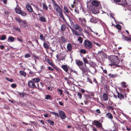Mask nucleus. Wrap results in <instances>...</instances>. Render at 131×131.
Instances as JSON below:
<instances>
[{"mask_svg": "<svg viewBox=\"0 0 131 131\" xmlns=\"http://www.w3.org/2000/svg\"><path fill=\"white\" fill-rule=\"evenodd\" d=\"M39 121H40L41 123H42L43 125L45 124V123H44V122L42 120H39Z\"/></svg>", "mask_w": 131, "mask_h": 131, "instance_id": "obj_61", "label": "nucleus"}, {"mask_svg": "<svg viewBox=\"0 0 131 131\" xmlns=\"http://www.w3.org/2000/svg\"><path fill=\"white\" fill-rule=\"evenodd\" d=\"M17 39L18 41H19V42H22L23 41V40H22L20 39H19L18 38H17Z\"/></svg>", "mask_w": 131, "mask_h": 131, "instance_id": "obj_55", "label": "nucleus"}, {"mask_svg": "<svg viewBox=\"0 0 131 131\" xmlns=\"http://www.w3.org/2000/svg\"><path fill=\"white\" fill-rule=\"evenodd\" d=\"M108 75L109 77L111 78H115L117 76V74H112L110 73L108 74Z\"/></svg>", "mask_w": 131, "mask_h": 131, "instance_id": "obj_28", "label": "nucleus"}, {"mask_svg": "<svg viewBox=\"0 0 131 131\" xmlns=\"http://www.w3.org/2000/svg\"><path fill=\"white\" fill-rule=\"evenodd\" d=\"M6 38V36L4 35H2L1 36V40H4Z\"/></svg>", "mask_w": 131, "mask_h": 131, "instance_id": "obj_37", "label": "nucleus"}, {"mask_svg": "<svg viewBox=\"0 0 131 131\" xmlns=\"http://www.w3.org/2000/svg\"><path fill=\"white\" fill-rule=\"evenodd\" d=\"M92 4L93 6H97L99 5V3L96 1H94L92 2Z\"/></svg>", "mask_w": 131, "mask_h": 131, "instance_id": "obj_22", "label": "nucleus"}, {"mask_svg": "<svg viewBox=\"0 0 131 131\" xmlns=\"http://www.w3.org/2000/svg\"><path fill=\"white\" fill-rule=\"evenodd\" d=\"M28 85L30 88H37L38 89L40 88L38 83H37V86L35 83L31 80L28 81Z\"/></svg>", "mask_w": 131, "mask_h": 131, "instance_id": "obj_6", "label": "nucleus"}, {"mask_svg": "<svg viewBox=\"0 0 131 131\" xmlns=\"http://www.w3.org/2000/svg\"><path fill=\"white\" fill-rule=\"evenodd\" d=\"M77 96L80 99H82V95L81 93H77Z\"/></svg>", "mask_w": 131, "mask_h": 131, "instance_id": "obj_42", "label": "nucleus"}, {"mask_svg": "<svg viewBox=\"0 0 131 131\" xmlns=\"http://www.w3.org/2000/svg\"><path fill=\"white\" fill-rule=\"evenodd\" d=\"M20 25L21 26L24 28H28V25L26 23V21L25 20H23L22 23H20Z\"/></svg>", "mask_w": 131, "mask_h": 131, "instance_id": "obj_13", "label": "nucleus"}, {"mask_svg": "<svg viewBox=\"0 0 131 131\" xmlns=\"http://www.w3.org/2000/svg\"><path fill=\"white\" fill-rule=\"evenodd\" d=\"M116 27L118 30H121V26L119 24H118L116 25Z\"/></svg>", "mask_w": 131, "mask_h": 131, "instance_id": "obj_38", "label": "nucleus"}, {"mask_svg": "<svg viewBox=\"0 0 131 131\" xmlns=\"http://www.w3.org/2000/svg\"><path fill=\"white\" fill-rule=\"evenodd\" d=\"M80 52L81 53L84 54L86 53V51L84 49H81L80 50Z\"/></svg>", "mask_w": 131, "mask_h": 131, "instance_id": "obj_40", "label": "nucleus"}, {"mask_svg": "<svg viewBox=\"0 0 131 131\" xmlns=\"http://www.w3.org/2000/svg\"><path fill=\"white\" fill-rule=\"evenodd\" d=\"M59 116L62 119H64L66 117V115L65 113L62 111H59Z\"/></svg>", "mask_w": 131, "mask_h": 131, "instance_id": "obj_9", "label": "nucleus"}, {"mask_svg": "<svg viewBox=\"0 0 131 131\" xmlns=\"http://www.w3.org/2000/svg\"><path fill=\"white\" fill-rule=\"evenodd\" d=\"M19 73L20 75L24 77H25L26 75L25 73L23 71H20L19 72Z\"/></svg>", "mask_w": 131, "mask_h": 131, "instance_id": "obj_31", "label": "nucleus"}, {"mask_svg": "<svg viewBox=\"0 0 131 131\" xmlns=\"http://www.w3.org/2000/svg\"><path fill=\"white\" fill-rule=\"evenodd\" d=\"M74 26L75 30L79 29V31L80 32L83 31V29L78 24H75Z\"/></svg>", "mask_w": 131, "mask_h": 131, "instance_id": "obj_11", "label": "nucleus"}, {"mask_svg": "<svg viewBox=\"0 0 131 131\" xmlns=\"http://www.w3.org/2000/svg\"><path fill=\"white\" fill-rule=\"evenodd\" d=\"M36 9L38 11H39L40 10V9L37 6L34 5Z\"/></svg>", "mask_w": 131, "mask_h": 131, "instance_id": "obj_49", "label": "nucleus"}, {"mask_svg": "<svg viewBox=\"0 0 131 131\" xmlns=\"http://www.w3.org/2000/svg\"><path fill=\"white\" fill-rule=\"evenodd\" d=\"M63 12L68 17L71 24H73V23L72 21V19L73 15L66 6L64 7Z\"/></svg>", "mask_w": 131, "mask_h": 131, "instance_id": "obj_4", "label": "nucleus"}, {"mask_svg": "<svg viewBox=\"0 0 131 131\" xmlns=\"http://www.w3.org/2000/svg\"><path fill=\"white\" fill-rule=\"evenodd\" d=\"M31 80L32 81L35 83H38L40 80V79L39 77H37L36 78H32L31 79Z\"/></svg>", "mask_w": 131, "mask_h": 131, "instance_id": "obj_18", "label": "nucleus"}, {"mask_svg": "<svg viewBox=\"0 0 131 131\" xmlns=\"http://www.w3.org/2000/svg\"><path fill=\"white\" fill-rule=\"evenodd\" d=\"M17 21H18V22L19 23V24H20V23H22V21L20 19H16Z\"/></svg>", "mask_w": 131, "mask_h": 131, "instance_id": "obj_50", "label": "nucleus"}, {"mask_svg": "<svg viewBox=\"0 0 131 131\" xmlns=\"http://www.w3.org/2000/svg\"><path fill=\"white\" fill-rule=\"evenodd\" d=\"M51 98V96L50 95H46V97H45V99L46 100H48L50 99Z\"/></svg>", "mask_w": 131, "mask_h": 131, "instance_id": "obj_44", "label": "nucleus"}, {"mask_svg": "<svg viewBox=\"0 0 131 131\" xmlns=\"http://www.w3.org/2000/svg\"><path fill=\"white\" fill-rule=\"evenodd\" d=\"M75 63L79 67H80L82 66L83 64V62L80 60H75Z\"/></svg>", "mask_w": 131, "mask_h": 131, "instance_id": "obj_14", "label": "nucleus"}, {"mask_svg": "<svg viewBox=\"0 0 131 131\" xmlns=\"http://www.w3.org/2000/svg\"><path fill=\"white\" fill-rule=\"evenodd\" d=\"M96 112L100 114L101 113V112L99 109H97L96 110Z\"/></svg>", "mask_w": 131, "mask_h": 131, "instance_id": "obj_57", "label": "nucleus"}, {"mask_svg": "<svg viewBox=\"0 0 131 131\" xmlns=\"http://www.w3.org/2000/svg\"><path fill=\"white\" fill-rule=\"evenodd\" d=\"M20 96L21 97H24L25 95L24 94L22 93H20L19 94Z\"/></svg>", "mask_w": 131, "mask_h": 131, "instance_id": "obj_51", "label": "nucleus"}, {"mask_svg": "<svg viewBox=\"0 0 131 131\" xmlns=\"http://www.w3.org/2000/svg\"><path fill=\"white\" fill-rule=\"evenodd\" d=\"M120 0H113V1L114 2H115L116 3L118 4V3L119 1Z\"/></svg>", "mask_w": 131, "mask_h": 131, "instance_id": "obj_52", "label": "nucleus"}, {"mask_svg": "<svg viewBox=\"0 0 131 131\" xmlns=\"http://www.w3.org/2000/svg\"><path fill=\"white\" fill-rule=\"evenodd\" d=\"M26 7L27 9V10L30 12H32L33 11V9L31 6L30 5L28 4L26 6Z\"/></svg>", "mask_w": 131, "mask_h": 131, "instance_id": "obj_17", "label": "nucleus"}, {"mask_svg": "<svg viewBox=\"0 0 131 131\" xmlns=\"http://www.w3.org/2000/svg\"><path fill=\"white\" fill-rule=\"evenodd\" d=\"M30 56L29 53H27L25 55V58H28L30 57Z\"/></svg>", "mask_w": 131, "mask_h": 131, "instance_id": "obj_47", "label": "nucleus"}, {"mask_svg": "<svg viewBox=\"0 0 131 131\" xmlns=\"http://www.w3.org/2000/svg\"><path fill=\"white\" fill-rule=\"evenodd\" d=\"M117 93L118 98L120 100L122 99H124V96L122 94L119 93L117 91Z\"/></svg>", "mask_w": 131, "mask_h": 131, "instance_id": "obj_21", "label": "nucleus"}, {"mask_svg": "<svg viewBox=\"0 0 131 131\" xmlns=\"http://www.w3.org/2000/svg\"><path fill=\"white\" fill-rule=\"evenodd\" d=\"M121 85L123 87L126 88L127 87V85L126 84V83L124 81L121 83Z\"/></svg>", "mask_w": 131, "mask_h": 131, "instance_id": "obj_29", "label": "nucleus"}, {"mask_svg": "<svg viewBox=\"0 0 131 131\" xmlns=\"http://www.w3.org/2000/svg\"><path fill=\"white\" fill-rule=\"evenodd\" d=\"M48 7H49V9L50 10H51L52 9V8L51 5L50 4H49V5Z\"/></svg>", "mask_w": 131, "mask_h": 131, "instance_id": "obj_60", "label": "nucleus"}, {"mask_svg": "<svg viewBox=\"0 0 131 131\" xmlns=\"http://www.w3.org/2000/svg\"><path fill=\"white\" fill-rule=\"evenodd\" d=\"M61 39L62 40L63 42H66V40L64 37L62 36L61 37Z\"/></svg>", "mask_w": 131, "mask_h": 131, "instance_id": "obj_43", "label": "nucleus"}, {"mask_svg": "<svg viewBox=\"0 0 131 131\" xmlns=\"http://www.w3.org/2000/svg\"><path fill=\"white\" fill-rule=\"evenodd\" d=\"M94 123L97 127L101 128L102 126V124L98 121H95Z\"/></svg>", "mask_w": 131, "mask_h": 131, "instance_id": "obj_15", "label": "nucleus"}, {"mask_svg": "<svg viewBox=\"0 0 131 131\" xmlns=\"http://www.w3.org/2000/svg\"><path fill=\"white\" fill-rule=\"evenodd\" d=\"M79 20L82 26H85L86 23V21L85 18L80 17Z\"/></svg>", "mask_w": 131, "mask_h": 131, "instance_id": "obj_10", "label": "nucleus"}, {"mask_svg": "<svg viewBox=\"0 0 131 131\" xmlns=\"http://www.w3.org/2000/svg\"><path fill=\"white\" fill-rule=\"evenodd\" d=\"M123 39L124 40L127 41H131V36L127 37L124 35H123Z\"/></svg>", "mask_w": 131, "mask_h": 131, "instance_id": "obj_12", "label": "nucleus"}, {"mask_svg": "<svg viewBox=\"0 0 131 131\" xmlns=\"http://www.w3.org/2000/svg\"><path fill=\"white\" fill-rule=\"evenodd\" d=\"M40 37L41 40L45 41V38L41 34H40Z\"/></svg>", "mask_w": 131, "mask_h": 131, "instance_id": "obj_35", "label": "nucleus"}, {"mask_svg": "<svg viewBox=\"0 0 131 131\" xmlns=\"http://www.w3.org/2000/svg\"><path fill=\"white\" fill-rule=\"evenodd\" d=\"M61 67L66 72H67L68 70V66L67 65H63L61 66Z\"/></svg>", "mask_w": 131, "mask_h": 131, "instance_id": "obj_19", "label": "nucleus"}, {"mask_svg": "<svg viewBox=\"0 0 131 131\" xmlns=\"http://www.w3.org/2000/svg\"><path fill=\"white\" fill-rule=\"evenodd\" d=\"M83 61L84 62V63H85V66L86 67V65L85 64L86 63H89V62H88V60L86 58H83Z\"/></svg>", "mask_w": 131, "mask_h": 131, "instance_id": "obj_32", "label": "nucleus"}, {"mask_svg": "<svg viewBox=\"0 0 131 131\" xmlns=\"http://www.w3.org/2000/svg\"><path fill=\"white\" fill-rule=\"evenodd\" d=\"M94 43L96 44L97 46L100 47V45L98 43H96L95 42H94Z\"/></svg>", "mask_w": 131, "mask_h": 131, "instance_id": "obj_58", "label": "nucleus"}, {"mask_svg": "<svg viewBox=\"0 0 131 131\" xmlns=\"http://www.w3.org/2000/svg\"><path fill=\"white\" fill-rule=\"evenodd\" d=\"M43 8L46 10H48V7L45 3H43Z\"/></svg>", "mask_w": 131, "mask_h": 131, "instance_id": "obj_33", "label": "nucleus"}, {"mask_svg": "<svg viewBox=\"0 0 131 131\" xmlns=\"http://www.w3.org/2000/svg\"><path fill=\"white\" fill-rule=\"evenodd\" d=\"M79 11L78 9L77 8L75 9V12L76 14L79 13Z\"/></svg>", "mask_w": 131, "mask_h": 131, "instance_id": "obj_59", "label": "nucleus"}, {"mask_svg": "<svg viewBox=\"0 0 131 131\" xmlns=\"http://www.w3.org/2000/svg\"><path fill=\"white\" fill-rule=\"evenodd\" d=\"M39 19L42 22H46V18L44 17L43 16H39Z\"/></svg>", "mask_w": 131, "mask_h": 131, "instance_id": "obj_24", "label": "nucleus"}, {"mask_svg": "<svg viewBox=\"0 0 131 131\" xmlns=\"http://www.w3.org/2000/svg\"><path fill=\"white\" fill-rule=\"evenodd\" d=\"M79 68L82 71V72L84 73L85 72L87 71V69L82 66L80 67Z\"/></svg>", "mask_w": 131, "mask_h": 131, "instance_id": "obj_23", "label": "nucleus"}, {"mask_svg": "<svg viewBox=\"0 0 131 131\" xmlns=\"http://www.w3.org/2000/svg\"><path fill=\"white\" fill-rule=\"evenodd\" d=\"M16 85L15 84H13L11 85V87L13 88H15L16 86Z\"/></svg>", "mask_w": 131, "mask_h": 131, "instance_id": "obj_46", "label": "nucleus"}, {"mask_svg": "<svg viewBox=\"0 0 131 131\" xmlns=\"http://www.w3.org/2000/svg\"><path fill=\"white\" fill-rule=\"evenodd\" d=\"M14 39H15V38H14L12 36H9L8 37V41L9 42H13L14 41Z\"/></svg>", "mask_w": 131, "mask_h": 131, "instance_id": "obj_26", "label": "nucleus"}, {"mask_svg": "<svg viewBox=\"0 0 131 131\" xmlns=\"http://www.w3.org/2000/svg\"><path fill=\"white\" fill-rule=\"evenodd\" d=\"M43 46L46 49H48L49 48V45L46 43L44 42L43 43Z\"/></svg>", "mask_w": 131, "mask_h": 131, "instance_id": "obj_34", "label": "nucleus"}, {"mask_svg": "<svg viewBox=\"0 0 131 131\" xmlns=\"http://www.w3.org/2000/svg\"><path fill=\"white\" fill-rule=\"evenodd\" d=\"M51 113L53 114L55 116L58 117L59 116V115L58 113H56L54 112H51Z\"/></svg>", "mask_w": 131, "mask_h": 131, "instance_id": "obj_41", "label": "nucleus"}, {"mask_svg": "<svg viewBox=\"0 0 131 131\" xmlns=\"http://www.w3.org/2000/svg\"><path fill=\"white\" fill-rule=\"evenodd\" d=\"M78 40L79 41L80 43H82V42L83 39L82 38L79 37L78 39Z\"/></svg>", "mask_w": 131, "mask_h": 131, "instance_id": "obj_39", "label": "nucleus"}, {"mask_svg": "<svg viewBox=\"0 0 131 131\" xmlns=\"http://www.w3.org/2000/svg\"><path fill=\"white\" fill-rule=\"evenodd\" d=\"M87 81L89 82L91 84H92V81L91 80L90 78H87Z\"/></svg>", "mask_w": 131, "mask_h": 131, "instance_id": "obj_48", "label": "nucleus"}, {"mask_svg": "<svg viewBox=\"0 0 131 131\" xmlns=\"http://www.w3.org/2000/svg\"><path fill=\"white\" fill-rule=\"evenodd\" d=\"M84 45L85 48L89 50L91 49L92 47V43L88 40H84Z\"/></svg>", "mask_w": 131, "mask_h": 131, "instance_id": "obj_5", "label": "nucleus"}, {"mask_svg": "<svg viewBox=\"0 0 131 131\" xmlns=\"http://www.w3.org/2000/svg\"><path fill=\"white\" fill-rule=\"evenodd\" d=\"M109 60V65H117L119 62V60L118 58L115 56H111L108 58Z\"/></svg>", "mask_w": 131, "mask_h": 131, "instance_id": "obj_2", "label": "nucleus"}, {"mask_svg": "<svg viewBox=\"0 0 131 131\" xmlns=\"http://www.w3.org/2000/svg\"><path fill=\"white\" fill-rule=\"evenodd\" d=\"M29 74L30 75V76H33L34 75V72L30 70L29 71Z\"/></svg>", "mask_w": 131, "mask_h": 131, "instance_id": "obj_45", "label": "nucleus"}, {"mask_svg": "<svg viewBox=\"0 0 131 131\" xmlns=\"http://www.w3.org/2000/svg\"><path fill=\"white\" fill-rule=\"evenodd\" d=\"M47 122L48 123H49L52 126H53L54 125V122L52 121L51 120H48L47 121Z\"/></svg>", "mask_w": 131, "mask_h": 131, "instance_id": "obj_36", "label": "nucleus"}, {"mask_svg": "<svg viewBox=\"0 0 131 131\" xmlns=\"http://www.w3.org/2000/svg\"><path fill=\"white\" fill-rule=\"evenodd\" d=\"M103 98L104 101H106L107 100L108 97L106 94L104 93L103 94Z\"/></svg>", "mask_w": 131, "mask_h": 131, "instance_id": "obj_25", "label": "nucleus"}, {"mask_svg": "<svg viewBox=\"0 0 131 131\" xmlns=\"http://www.w3.org/2000/svg\"><path fill=\"white\" fill-rule=\"evenodd\" d=\"M90 18H91L90 20V21L93 23H95L96 21V19L94 17H93L92 16L90 15H89Z\"/></svg>", "mask_w": 131, "mask_h": 131, "instance_id": "obj_16", "label": "nucleus"}, {"mask_svg": "<svg viewBox=\"0 0 131 131\" xmlns=\"http://www.w3.org/2000/svg\"><path fill=\"white\" fill-rule=\"evenodd\" d=\"M67 48L68 51H70L72 49V46L70 43H68L67 46Z\"/></svg>", "mask_w": 131, "mask_h": 131, "instance_id": "obj_27", "label": "nucleus"}, {"mask_svg": "<svg viewBox=\"0 0 131 131\" xmlns=\"http://www.w3.org/2000/svg\"><path fill=\"white\" fill-rule=\"evenodd\" d=\"M118 121L119 122L121 123L122 124H124L125 123V121H121L120 120H118Z\"/></svg>", "mask_w": 131, "mask_h": 131, "instance_id": "obj_56", "label": "nucleus"}, {"mask_svg": "<svg viewBox=\"0 0 131 131\" xmlns=\"http://www.w3.org/2000/svg\"><path fill=\"white\" fill-rule=\"evenodd\" d=\"M15 10L16 13L21 15L22 16H25L27 15V14L26 13L23 12L19 9L16 8L15 9Z\"/></svg>", "mask_w": 131, "mask_h": 131, "instance_id": "obj_8", "label": "nucleus"}, {"mask_svg": "<svg viewBox=\"0 0 131 131\" xmlns=\"http://www.w3.org/2000/svg\"><path fill=\"white\" fill-rule=\"evenodd\" d=\"M72 34L73 35L76 36H82L83 35L82 32H80L72 28L71 29Z\"/></svg>", "mask_w": 131, "mask_h": 131, "instance_id": "obj_7", "label": "nucleus"}, {"mask_svg": "<svg viewBox=\"0 0 131 131\" xmlns=\"http://www.w3.org/2000/svg\"><path fill=\"white\" fill-rule=\"evenodd\" d=\"M28 43H29L30 44H31V46H34V45L32 44L31 42L30 41H29L28 42Z\"/></svg>", "mask_w": 131, "mask_h": 131, "instance_id": "obj_62", "label": "nucleus"}, {"mask_svg": "<svg viewBox=\"0 0 131 131\" xmlns=\"http://www.w3.org/2000/svg\"><path fill=\"white\" fill-rule=\"evenodd\" d=\"M54 9L56 13L59 15V16L64 21H65V19L64 17L62 10L60 7L57 4L56 2L52 3Z\"/></svg>", "mask_w": 131, "mask_h": 131, "instance_id": "obj_1", "label": "nucleus"}, {"mask_svg": "<svg viewBox=\"0 0 131 131\" xmlns=\"http://www.w3.org/2000/svg\"><path fill=\"white\" fill-rule=\"evenodd\" d=\"M66 28V25H65L63 24L61 25V29L62 31H64Z\"/></svg>", "mask_w": 131, "mask_h": 131, "instance_id": "obj_30", "label": "nucleus"}, {"mask_svg": "<svg viewBox=\"0 0 131 131\" xmlns=\"http://www.w3.org/2000/svg\"><path fill=\"white\" fill-rule=\"evenodd\" d=\"M106 117L110 120L112 119L113 118L112 115L111 113H108L106 114Z\"/></svg>", "mask_w": 131, "mask_h": 131, "instance_id": "obj_20", "label": "nucleus"}, {"mask_svg": "<svg viewBox=\"0 0 131 131\" xmlns=\"http://www.w3.org/2000/svg\"><path fill=\"white\" fill-rule=\"evenodd\" d=\"M126 7L129 10H131V2L128 1L127 2L126 0H120L118 4Z\"/></svg>", "mask_w": 131, "mask_h": 131, "instance_id": "obj_3", "label": "nucleus"}, {"mask_svg": "<svg viewBox=\"0 0 131 131\" xmlns=\"http://www.w3.org/2000/svg\"><path fill=\"white\" fill-rule=\"evenodd\" d=\"M7 0H3V3L5 4H6L7 3Z\"/></svg>", "mask_w": 131, "mask_h": 131, "instance_id": "obj_64", "label": "nucleus"}, {"mask_svg": "<svg viewBox=\"0 0 131 131\" xmlns=\"http://www.w3.org/2000/svg\"><path fill=\"white\" fill-rule=\"evenodd\" d=\"M102 54L105 58L107 57V55L106 54L104 53L103 52H102Z\"/></svg>", "mask_w": 131, "mask_h": 131, "instance_id": "obj_53", "label": "nucleus"}, {"mask_svg": "<svg viewBox=\"0 0 131 131\" xmlns=\"http://www.w3.org/2000/svg\"><path fill=\"white\" fill-rule=\"evenodd\" d=\"M6 79L8 81H9L12 82L13 81V79H11L10 80L8 78H6Z\"/></svg>", "mask_w": 131, "mask_h": 131, "instance_id": "obj_54", "label": "nucleus"}, {"mask_svg": "<svg viewBox=\"0 0 131 131\" xmlns=\"http://www.w3.org/2000/svg\"><path fill=\"white\" fill-rule=\"evenodd\" d=\"M81 91L82 93H84L85 92V90L83 89H81Z\"/></svg>", "mask_w": 131, "mask_h": 131, "instance_id": "obj_63", "label": "nucleus"}]
</instances>
